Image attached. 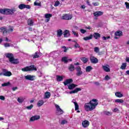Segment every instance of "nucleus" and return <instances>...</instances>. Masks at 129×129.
Wrapping results in <instances>:
<instances>
[{
	"label": "nucleus",
	"instance_id": "nucleus-1",
	"mask_svg": "<svg viewBox=\"0 0 129 129\" xmlns=\"http://www.w3.org/2000/svg\"><path fill=\"white\" fill-rule=\"evenodd\" d=\"M98 105V100L93 99L89 103H86L84 108L86 111H92Z\"/></svg>",
	"mask_w": 129,
	"mask_h": 129
},
{
	"label": "nucleus",
	"instance_id": "nucleus-2",
	"mask_svg": "<svg viewBox=\"0 0 129 129\" xmlns=\"http://www.w3.org/2000/svg\"><path fill=\"white\" fill-rule=\"evenodd\" d=\"M17 12V9L15 8L13 9H0V14L2 15H6L7 16H13Z\"/></svg>",
	"mask_w": 129,
	"mask_h": 129
},
{
	"label": "nucleus",
	"instance_id": "nucleus-3",
	"mask_svg": "<svg viewBox=\"0 0 129 129\" xmlns=\"http://www.w3.org/2000/svg\"><path fill=\"white\" fill-rule=\"evenodd\" d=\"M23 72H28L30 71H37V68L35 65H31L30 66L26 67L21 69Z\"/></svg>",
	"mask_w": 129,
	"mask_h": 129
},
{
	"label": "nucleus",
	"instance_id": "nucleus-4",
	"mask_svg": "<svg viewBox=\"0 0 129 129\" xmlns=\"http://www.w3.org/2000/svg\"><path fill=\"white\" fill-rule=\"evenodd\" d=\"M6 76L7 77H10L13 75V74H12V72L8 71V70L6 69H2V73H0V76Z\"/></svg>",
	"mask_w": 129,
	"mask_h": 129
},
{
	"label": "nucleus",
	"instance_id": "nucleus-5",
	"mask_svg": "<svg viewBox=\"0 0 129 129\" xmlns=\"http://www.w3.org/2000/svg\"><path fill=\"white\" fill-rule=\"evenodd\" d=\"M55 106L57 111L56 115H61V114H63V113H64V111H63L62 109L60 108V106H59L57 104H55Z\"/></svg>",
	"mask_w": 129,
	"mask_h": 129
},
{
	"label": "nucleus",
	"instance_id": "nucleus-6",
	"mask_svg": "<svg viewBox=\"0 0 129 129\" xmlns=\"http://www.w3.org/2000/svg\"><path fill=\"white\" fill-rule=\"evenodd\" d=\"M90 61L92 64H96V63H98V59L97 58L94 57V56L91 55L90 56Z\"/></svg>",
	"mask_w": 129,
	"mask_h": 129
},
{
	"label": "nucleus",
	"instance_id": "nucleus-7",
	"mask_svg": "<svg viewBox=\"0 0 129 129\" xmlns=\"http://www.w3.org/2000/svg\"><path fill=\"white\" fill-rule=\"evenodd\" d=\"M77 73H76V75L77 76H81L82 74H83V72H82L81 70V67L80 66H78L75 68Z\"/></svg>",
	"mask_w": 129,
	"mask_h": 129
},
{
	"label": "nucleus",
	"instance_id": "nucleus-8",
	"mask_svg": "<svg viewBox=\"0 0 129 129\" xmlns=\"http://www.w3.org/2000/svg\"><path fill=\"white\" fill-rule=\"evenodd\" d=\"M62 20H70L72 19V15L71 14H63L61 17Z\"/></svg>",
	"mask_w": 129,
	"mask_h": 129
},
{
	"label": "nucleus",
	"instance_id": "nucleus-9",
	"mask_svg": "<svg viewBox=\"0 0 129 129\" xmlns=\"http://www.w3.org/2000/svg\"><path fill=\"white\" fill-rule=\"evenodd\" d=\"M35 76H32L30 75H27L25 77V78L26 80H30V81H34L35 80Z\"/></svg>",
	"mask_w": 129,
	"mask_h": 129
},
{
	"label": "nucleus",
	"instance_id": "nucleus-10",
	"mask_svg": "<svg viewBox=\"0 0 129 129\" xmlns=\"http://www.w3.org/2000/svg\"><path fill=\"white\" fill-rule=\"evenodd\" d=\"M73 82V79H69L66 80V81L64 82H63V84H64V86H66L68 85V84H70L72 83Z\"/></svg>",
	"mask_w": 129,
	"mask_h": 129
},
{
	"label": "nucleus",
	"instance_id": "nucleus-11",
	"mask_svg": "<svg viewBox=\"0 0 129 129\" xmlns=\"http://www.w3.org/2000/svg\"><path fill=\"white\" fill-rule=\"evenodd\" d=\"M10 62V63H12V64H19V59L18 58L13 57L11 59Z\"/></svg>",
	"mask_w": 129,
	"mask_h": 129
},
{
	"label": "nucleus",
	"instance_id": "nucleus-12",
	"mask_svg": "<svg viewBox=\"0 0 129 129\" xmlns=\"http://www.w3.org/2000/svg\"><path fill=\"white\" fill-rule=\"evenodd\" d=\"M38 119H40V116L35 115L30 118V121H35V120H38Z\"/></svg>",
	"mask_w": 129,
	"mask_h": 129
},
{
	"label": "nucleus",
	"instance_id": "nucleus-13",
	"mask_svg": "<svg viewBox=\"0 0 129 129\" xmlns=\"http://www.w3.org/2000/svg\"><path fill=\"white\" fill-rule=\"evenodd\" d=\"M61 61L62 62H64V63H67L69 61H70V62H72V59H69L68 57L64 56L61 58Z\"/></svg>",
	"mask_w": 129,
	"mask_h": 129
},
{
	"label": "nucleus",
	"instance_id": "nucleus-14",
	"mask_svg": "<svg viewBox=\"0 0 129 129\" xmlns=\"http://www.w3.org/2000/svg\"><path fill=\"white\" fill-rule=\"evenodd\" d=\"M45 18L46 19L45 22L48 23L50 21V18H52V14H45Z\"/></svg>",
	"mask_w": 129,
	"mask_h": 129
},
{
	"label": "nucleus",
	"instance_id": "nucleus-15",
	"mask_svg": "<svg viewBox=\"0 0 129 129\" xmlns=\"http://www.w3.org/2000/svg\"><path fill=\"white\" fill-rule=\"evenodd\" d=\"M78 85L75 84H71L68 86V89L70 90H73L75 87H77Z\"/></svg>",
	"mask_w": 129,
	"mask_h": 129
},
{
	"label": "nucleus",
	"instance_id": "nucleus-16",
	"mask_svg": "<svg viewBox=\"0 0 129 129\" xmlns=\"http://www.w3.org/2000/svg\"><path fill=\"white\" fill-rule=\"evenodd\" d=\"M5 56L6 58H8V59H9V61L11 59L14 58V54L12 53H6Z\"/></svg>",
	"mask_w": 129,
	"mask_h": 129
},
{
	"label": "nucleus",
	"instance_id": "nucleus-17",
	"mask_svg": "<svg viewBox=\"0 0 129 129\" xmlns=\"http://www.w3.org/2000/svg\"><path fill=\"white\" fill-rule=\"evenodd\" d=\"M79 91H81V88H77L75 89V90L71 91L70 92V94H73L75 93H77Z\"/></svg>",
	"mask_w": 129,
	"mask_h": 129
},
{
	"label": "nucleus",
	"instance_id": "nucleus-18",
	"mask_svg": "<svg viewBox=\"0 0 129 129\" xmlns=\"http://www.w3.org/2000/svg\"><path fill=\"white\" fill-rule=\"evenodd\" d=\"M103 15V12L101 11H97L94 13V17H99L100 16H102Z\"/></svg>",
	"mask_w": 129,
	"mask_h": 129
},
{
	"label": "nucleus",
	"instance_id": "nucleus-19",
	"mask_svg": "<svg viewBox=\"0 0 129 129\" xmlns=\"http://www.w3.org/2000/svg\"><path fill=\"white\" fill-rule=\"evenodd\" d=\"M83 127H87L89 125V121L88 120L83 121L82 123Z\"/></svg>",
	"mask_w": 129,
	"mask_h": 129
},
{
	"label": "nucleus",
	"instance_id": "nucleus-20",
	"mask_svg": "<svg viewBox=\"0 0 129 129\" xmlns=\"http://www.w3.org/2000/svg\"><path fill=\"white\" fill-rule=\"evenodd\" d=\"M68 69L71 72H73L75 70V67H74V65L73 64H70V66L68 67Z\"/></svg>",
	"mask_w": 129,
	"mask_h": 129
},
{
	"label": "nucleus",
	"instance_id": "nucleus-21",
	"mask_svg": "<svg viewBox=\"0 0 129 129\" xmlns=\"http://www.w3.org/2000/svg\"><path fill=\"white\" fill-rule=\"evenodd\" d=\"M93 37L96 39V40H98L99 38H100V34L97 33V32H95L93 34Z\"/></svg>",
	"mask_w": 129,
	"mask_h": 129
},
{
	"label": "nucleus",
	"instance_id": "nucleus-22",
	"mask_svg": "<svg viewBox=\"0 0 129 129\" xmlns=\"http://www.w3.org/2000/svg\"><path fill=\"white\" fill-rule=\"evenodd\" d=\"M63 35L64 37H68L70 36V33L69 32V30H66L63 32Z\"/></svg>",
	"mask_w": 129,
	"mask_h": 129
},
{
	"label": "nucleus",
	"instance_id": "nucleus-23",
	"mask_svg": "<svg viewBox=\"0 0 129 129\" xmlns=\"http://www.w3.org/2000/svg\"><path fill=\"white\" fill-rule=\"evenodd\" d=\"M102 69L105 72H110V69L106 66H103Z\"/></svg>",
	"mask_w": 129,
	"mask_h": 129
},
{
	"label": "nucleus",
	"instance_id": "nucleus-24",
	"mask_svg": "<svg viewBox=\"0 0 129 129\" xmlns=\"http://www.w3.org/2000/svg\"><path fill=\"white\" fill-rule=\"evenodd\" d=\"M115 36H118L119 37H121L122 36V31H117L114 33Z\"/></svg>",
	"mask_w": 129,
	"mask_h": 129
},
{
	"label": "nucleus",
	"instance_id": "nucleus-25",
	"mask_svg": "<svg viewBox=\"0 0 129 129\" xmlns=\"http://www.w3.org/2000/svg\"><path fill=\"white\" fill-rule=\"evenodd\" d=\"M50 97H51V93H50V92H46L45 93L44 98H45V99L50 98Z\"/></svg>",
	"mask_w": 129,
	"mask_h": 129
},
{
	"label": "nucleus",
	"instance_id": "nucleus-26",
	"mask_svg": "<svg viewBox=\"0 0 129 129\" xmlns=\"http://www.w3.org/2000/svg\"><path fill=\"white\" fill-rule=\"evenodd\" d=\"M93 37V35L91 34L89 36H86L85 37H84L83 40H84L85 41H87L88 40H91V39H92Z\"/></svg>",
	"mask_w": 129,
	"mask_h": 129
},
{
	"label": "nucleus",
	"instance_id": "nucleus-27",
	"mask_svg": "<svg viewBox=\"0 0 129 129\" xmlns=\"http://www.w3.org/2000/svg\"><path fill=\"white\" fill-rule=\"evenodd\" d=\"M115 95L117 97H119V98H120V97H122V96H123V95L122 94H121V93H120V92H116L115 93Z\"/></svg>",
	"mask_w": 129,
	"mask_h": 129
},
{
	"label": "nucleus",
	"instance_id": "nucleus-28",
	"mask_svg": "<svg viewBox=\"0 0 129 129\" xmlns=\"http://www.w3.org/2000/svg\"><path fill=\"white\" fill-rule=\"evenodd\" d=\"M63 77L59 75L56 76V81H57L58 82H60L61 81H63Z\"/></svg>",
	"mask_w": 129,
	"mask_h": 129
},
{
	"label": "nucleus",
	"instance_id": "nucleus-29",
	"mask_svg": "<svg viewBox=\"0 0 129 129\" xmlns=\"http://www.w3.org/2000/svg\"><path fill=\"white\" fill-rule=\"evenodd\" d=\"M24 100H25V98L22 97H19L17 99V101L19 103H23V102H24Z\"/></svg>",
	"mask_w": 129,
	"mask_h": 129
},
{
	"label": "nucleus",
	"instance_id": "nucleus-30",
	"mask_svg": "<svg viewBox=\"0 0 129 129\" xmlns=\"http://www.w3.org/2000/svg\"><path fill=\"white\" fill-rule=\"evenodd\" d=\"M62 35H63V31L61 30V29L57 30V37H61Z\"/></svg>",
	"mask_w": 129,
	"mask_h": 129
},
{
	"label": "nucleus",
	"instance_id": "nucleus-31",
	"mask_svg": "<svg viewBox=\"0 0 129 129\" xmlns=\"http://www.w3.org/2000/svg\"><path fill=\"white\" fill-rule=\"evenodd\" d=\"M32 58L33 59H36L37 58H40V56L38 54V52H36L35 54L32 55Z\"/></svg>",
	"mask_w": 129,
	"mask_h": 129
},
{
	"label": "nucleus",
	"instance_id": "nucleus-32",
	"mask_svg": "<svg viewBox=\"0 0 129 129\" xmlns=\"http://www.w3.org/2000/svg\"><path fill=\"white\" fill-rule=\"evenodd\" d=\"M120 68L122 69V70H124L125 68H126V63L123 62Z\"/></svg>",
	"mask_w": 129,
	"mask_h": 129
},
{
	"label": "nucleus",
	"instance_id": "nucleus-33",
	"mask_svg": "<svg viewBox=\"0 0 129 129\" xmlns=\"http://www.w3.org/2000/svg\"><path fill=\"white\" fill-rule=\"evenodd\" d=\"M81 60L85 64L88 62V58L86 57H82L81 58Z\"/></svg>",
	"mask_w": 129,
	"mask_h": 129
},
{
	"label": "nucleus",
	"instance_id": "nucleus-34",
	"mask_svg": "<svg viewBox=\"0 0 129 129\" xmlns=\"http://www.w3.org/2000/svg\"><path fill=\"white\" fill-rule=\"evenodd\" d=\"M93 68L91 66H88L86 68V72H90L91 70H92Z\"/></svg>",
	"mask_w": 129,
	"mask_h": 129
},
{
	"label": "nucleus",
	"instance_id": "nucleus-35",
	"mask_svg": "<svg viewBox=\"0 0 129 129\" xmlns=\"http://www.w3.org/2000/svg\"><path fill=\"white\" fill-rule=\"evenodd\" d=\"M43 104H44V101L43 100H39L37 103V106L38 107L42 106Z\"/></svg>",
	"mask_w": 129,
	"mask_h": 129
},
{
	"label": "nucleus",
	"instance_id": "nucleus-36",
	"mask_svg": "<svg viewBox=\"0 0 129 129\" xmlns=\"http://www.w3.org/2000/svg\"><path fill=\"white\" fill-rule=\"evenodd\" d=\"M74 103L75 106V110H78V109H79V105H78V103L76 102H74Z\"/></svg>",
	"mask_w": 129,
	"mask_h": 129
},
{
	"label": "nucleus",
	"instance_id": "nucleus-37",
	"mask_svg": "<svg viewBox=\"0 0 129 129\" xmlns=\"http://www.w3.org/2000/svg\"><path fill=\"white\" fill-rule=\"evenodd\" d=\"M115 102L117 103H123V100L117 99L115 100Z\"/></svg>",
	"mask_w": 129,
	"mask_h": 129
},
{
	"label": "nucleus",
	"instance_id": "nucleus-38",
	"mask_svg": "<svg viewBox=\"0 0 129 129\" xmlns=\"http://www.w3.org/2000/svg\"><path fill=\"white\" fill-rule=\"evenodd\" d=\"M18 8L20 10H24V9H25V4L19 5Z\"/></svg>",
	"mask_w": 129,
	"mask_h": 129
},
{
	"label": "nucleus",
	"instance_id": "nucleus-39",
	"mask_svg": "<svg viewBox=\"0 0 129 129\" xmlns=\"http://www.w3.org/2000/svg\"><path fill=\"white\" fill-rule=\"evenodd\" d=\"M34 107V105L33 104L30 105V106H28L26 107V109H28V110H32V108Z\"/></svg>",
	"mask_w": 129,
	"mask_h": 129
},
{
	"label": "nucleus",
	"instance_id": "nucleus-40",
	"mask_svg": "<svg viewBox=\"0 0 129 129\" xmlns=\"http://www.w3.org/2000/svg\"><path fill=\"white\" fill-rule=\"evenodd\" d=\"M33 20L31 19H28V25L29 26H32V25H33Z\"/></svg>",
	"mask_w": 129,
	"mask_h": 129
},
{
	"label": "nucleus",
	"instance_id": "nucleus-41",
	"mask_svg": "<svg viewBox=\"0 0 129 129\" xmlns=\"http://www.w3.org/2000/svg\"><path fill=\"white\" fill-rule=\"evenodd\" d=\"M11 85V83L10 82H8L7 83H5L4 84H2V86L5 87V86H9V85Z\"/></svg>",
	"mask_w": 129,
	"mask_h": 129
},
{
	"label": "nucleus",
	"instance_id": "nucleus-42",
	"mask_svg": "<svg viewBox=\"0 0 129 129\" xmlns=\"http://www.w3.org/2000/svg\"><path fill=\"white\" fill-rule=\"evenodd\" d=\"M104 113L106 115H111V113H110V112H109V111H104Z\"/></svg>",
	"mask_w": 129,
	"mask_h": 129
},
{
	"label": "nucleus",
	"instance_id": "nucleus-43",
	"mask_svg": "<svg viewBox=\"0 0 129 129\" xmlns=\"http://www.w3.org/2000/svg\"><path fill=\"white\" fill-rule=\"evenodd\" d=\"M109 79H110V77L109 75L105 76L104 78V80H105L106 81H108V80H109Z\"/></svg>",
	"mask_w": 129,
	"mask_h": 129
},
{
	"label": "nucleus",
	"instance_id": "nucleus-44",
	"mask_svg": "<svg viewBox=\"0 0 129 129\" xmlns=\"http://www.w3.org/2000/svg\"><path fill=\"white\" fill-rule=\"evenodd\" d=\"M4 47H5V48H8L9 47H11V45L9 43H4Z\"/></svg>",
	"mask_w": 129,
	"mask_h": 129
},
{
	"label": "nucleus",
	"instance_id": "nucleus-45",
	"mask_svg": "<svg viewBox=\"0 0 129 129\" xmlns=\"http://www.w3.org/2000/svg\"><path fill=\"white\" fill-rule=\"evenodd\" d=\"M59 5H60V2L57 1L55 2L54 6V7H58Z\"/></svg>",
	"mask_w": 129,
	"mask_h": 129
},
{
	"label": "nucleus",
	"instance_id": "nucleus-46",
	"mask_svg": "<svg viewBox=\"0 0 129 129\" xmlns=\"http://www.w3.org/2000/svg\"><path fill=\"white\" fill-rule=\"evenodd\" d=\"M34 5V6H36L37 7H41V3H38L37 2H35Z\"/></svg>",
	"mask_w": 129,
	"mask_h": 129
},
{
	"label": "nucleus",
	"instance_id": "nucleus-47",
	"mask_svg": "<svg viewBox=\"0 0 129 129\" xmlns=\"http://www.w3.org/2000/svg\"><path fill=\"white\" fill-rule=\"evenodd\" d=\"M102 39H103V41H106V40H107L108 39H110V36H107V37L103 36L102 37Z\"/></svg>",
	"mask_w": 129,
	"mask_h": 129
},
{
	"label": "nucleus",
	"instance_id": "nucleus-48",
	"mask_svg": "<svg viewBox=\"0 0 129 129\" xmlns=\"http://www.w3.org/2000/svg\"><path fill=\"white\" fill-rule=\"evenodd\" d=\"M94 52H96V53H98V52H99V48H98V47H95Z\"/></svg>",
	"mask_w": 129,
	"mask_h": 129
},
{
	"label": "nucleus",
	"instance_id": "nucleus-49",
	"mask_svg": "<svg viewBox=\"0 0 129 129\" xmlns=\"http://www.w3.org/2000/svg\"><path fill=\"white\" fill-rule=\"evenodd\" d=\"M74 47L75 48H80V45H79V44H78V43H75V44L74 45Z\"/></svg>",
	"mask_w": 129,
	"mask_h": 129
},
{
	"label": "nucleus",
	"instance_id": "nucleus-50",
	"mask_svg": "<svg viewBox=\"0 0 129 129\" xmlns=\"http://www.w3.org/2000/svg\"><path fill=\"white\" fill-rule=\"evenodd\" d=\"M62 49H64L63 50V52L64 53H66V52H67V50H68V49L66 48V46H61Z\"/></svg>",
	"mask_w": 129,
	"mask_h": 129
},
{
	"label": "nucleus",
	"instance_id": "nucleus-51",
	"mask_svg": "<svg viewBox=\"0 0 129 129\" xmlns=\"http://www.w3.org/2000/svg\"><path fill=\"white\" fill-rule=\"evenodd\" d=\"M68 122L66 120H62L61 121V124H65L66 123H67Z\"/></svg>",
	"mask_w": 129,
	"mask_h": 129
},
{
	"label": "nucleus",
	"instance_id": "nucleus-52",
	"mask_svg": "<svg viewBox=\"0 0 129 129\" xmlns=\"http://www.w3.org/2000/svg\"><path fill=\"white\" fill-rule=\"evenodd\" d=\"M125 5L126 6V8L127 9V10H129V3L127 2H125Z\"/></svg>",
	"mask_w": 129,
	"mask_h": 129
},
{
	"label": "nucleus",
	"instance_id": "nucleus-53",
	"mask_svg": "<svg viewBox=\"0 0 129 129\" xmlns=\"http://www.w3.org/2000/svg\"><path fill=\"white\" fill-rule=\"evenodd\" d=\"M93 5L95 7H97V6H99V3L98 2L93 3Z\"/></svg>",
	"mask_w": 129,
	"mask_h": 129
},
{
	"label": "nucleus",
	"instance_id": "nucleus-54",
	"mask_svg": "<svg viewBox=\"0 0 129 129\" xmlns=\"http://www.w3.org/2000/svg\"><path fill=\"white\" fill-rule=\"evenodd\" d=\"M73 33L74 34V35L75 36H76V37H78V36H79V35L78 34V33H76V32L73 31Z\"/></svg>",
	"mask_w": 129,
	"mask_h": 129
},
{
	"label": "nucleus",
	"instance_id": "nucleus-55",
	"mask_svg": "<svg viewBox=\"0 0 129 129\" xmlns=\"http://www.w3.org/2000/svg\"><path fill=\"white\" fill-rule=\"evenodd\" d=\"M80 32L82 34H85V33H86V30L84 29H81Z\"/></svg>",
	"mask_w": 129,
	"mask_h": 129
},
{
	"label": "nucleus",
	"instance_id": "nucleus-56",
	"mask_svg": "<svg viewBox=\"0 0 129 129\" xmlns=\"http://www.w3.org/2000/svg\"><path fill=\"white\" fill-rule=\"evenodd\" d=\"M25 9H28V10H30V9H31V7L30 6V5H25Z\"/></svg>",
	"mask_w": 129,
	"mask_h": 129
},
{
	"label": "nucleus",
	"instance_id": "nucleus-57",
	"mask_svg": "<svg viewBox=\"0 0 129 129\" xmlns=\"http://www.w3.org/2000/svg\"><path fill=\"white\" fill-rule=\"evenodd\" d=\"M0 99L1 100H5V99H6V98H5V96H0Z\"/></svg>",
	"mask_w": 129,
	"mask_h": 129
},
{
	"label": "nucleus",
	"instance_id": "nucleus-58",
	"mask_svg": "<svg viewBox=\"0 0 129 129\" xmlns=\"http://www.w3.org/2000/svg\"><path fill=\"white\" fill-rule=\"evenodd\" d=\"M94 84H95L96 85H97V86H99V85H100V84L99 83V82H95L94 83Z\"/></svg>",
	"mask_w": 129,
	"mask_h": 129
},
{
	"label": "nucleus",
	"instance_id": "nucleus-59",
	"mask_svg": "<svg viewBox=\"0 0 129 129\" xmlns=\"http://www.w3.org/2000/svg\"><path fill=\"white\" fill-rule=\"evenodd\" d=\"M86 3H87L88 6H90V7H91V4H90V2H89V1L87 0L86 1Z\"/></svg>",
	"mask_w": 129,
	"mask_h": 129
},
{
	"label": "nucleus",
	"instance_id": "nucleus-60",
	"mask_svg": "<svg viewBox=\"0 0 129 129\" xmlns=\"http://www.w3.org/2000/svg\"><path fill=\"white\" fill-rule=\"evenodd\" d=\"M17 89H18V87H13V88H12L13 91H16V90H17Z\"/></svg>",
	"mask_w": 129,
	"mask_h": 129
},
{
	"label": "nucleus",
	"instance_id": "nucleus-61",
	"mask_svg": "<svg viewBox=\"0 0 129 129\" xmlns=\"http://www.w3.org/2000/svg\"><path fill=\"white\" fill-rule=\"evenodd\" d=\"M113 111H114V112H116V111H119V110H118V109L117 108H114V109H113Z\"/></svg>",
	"mask_w": 129,
	"mask_h": 129
},
{
	"label": "nucleus",
	"instance_id": "nucleus-62",
	"mask_svg": "<svg viewBox=\"0 0 129 129\" xmlns=\"http://www.w3.org/2000/svg\"><path fill=\"white\" fill-rule=\"evenodd\" d=\"M81 9H82L83 10H84V9H85V8H86V6H85V5H82L81 6Z\"/></svg>",
	"mask_w": 129,
	"mask_h": 129
},
{
	"label": "nucleus",
	"instance_id": "nucleus-63",
	"mask_svg": "<svg viewBox=\"0 0 129 129\" xmlns=\"http://www.w3.org/2000/svg\"><path fill=\"white\" fill-rule=\"evenodd\" d=\"M86 29H88V30H91V27L90 26L87 27L86 26Z\"/></svg>",
	"mask_w": 129,
	"mask_h": 129
},
{
	"label": "nucleus",
	"instance_id": "nucleus-64",
	"mask_svg": "<svg viewBox=\"0 0 129 129\" xmlns=\"http://www.w3.org/2000/svg\"><path fill=\"white\" fill-rule=\"evenodd\" d=\"M126 62H128V63H129V57L126 58Z\"/></svg>",
	"mask_w": 129,
	"mask_h": 129
}]
</instances>
